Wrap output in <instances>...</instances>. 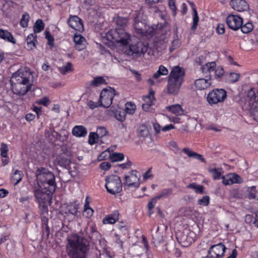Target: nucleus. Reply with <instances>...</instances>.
<instances>
[{
    "label": "nucleus",
    "instance_id": "3c124183",
    "mask_svg": "<svg viewBox=\"0 0 258 258\" xmlns=\"http://www.w3.org/2000/svg\"><path fill=\"white\" fill-rule=\"evenodd\" d=\"M73 70V66H63L59 68L60 72L63 75H66L67 73L72 72Z\"/></svg>",
    "mask_w": 258,
    "mask_h": 258
},
{
    "label": "nucleus",
    "instance_id": "dca6fc26",
    "mask_svg": "<svg viewBox=\"0 0 258 258\" xmlns=\"http://www.w3.org/2000/svg\"><path fill=\"white\" fill-rule=\"evenodd\" d=\"M225 250V246L222 243H219L212 245L208 250V253L209 254H211V252H213L215 254V258H222L224 255Z\"/></svg>",
    "mask_w": 258,
    "mask_h": 258
},
{
    "label": "nucleus",
    "instance_id": "9d476101",
    "mask_svg": "<svg viewBox=\"0 0 258 258\" xmlns=\"http://www.w3.org/2000/svg\"><path fill=\"white\" fill-rule=\"evenodd\" d=\"M195 234L189 230H185L183 232L176 234L178 242L183 247H188L194 241Z\"/></svg>",
    "mask_w": 258,
    "mask_h": 258
},
{
    "label": "nucleus",
    "instance_id": "7ed1b4c3",
    "mask_svg": "<svg viewBox=\"0 0 258 258\" xmlns=\"http://www.w3.org/2000/svg\"><path fill=\"white\" fill-rule=\"evenodd\" d=\"M66 251L69 258H86L90 250L89 241L77 234L67 238Z\"/></svg>",
    "mask_w": 258,
    "mask_h": 258
},
{
    "label": "nucleus",
    "instance_id": "4d7b16f0",
    "mask_svg": "<svg viewBox=\"0 0 258 258\" xmlns=\"http://www.w3.org/2000/svg\"><path fill=\"white\" fill-rule=\"evenodd\" d=\"M39 207L41 210V213L43 215V217H45V214L48 213V208L46 203H41L39 204Z\"/></svg>",
    "mask_w": 258,
    "mask_h": 258
},
{
    "label": "nucleus",
    "instance_id": "c9c22d12",
    "mask_svg": "<svg viewBox=\"0 0 258 258\" xmlns=\"http://www.w3.org/2000/svg\"><path fill=\"white\" fill-rule=\"evenodd\" d=\"M247 96L252 104L253 103L258 101V95H256L254 90L252 88L248 91Z\"/></svg>",
    "mask_w": 258,
    "mask_h": 258
},
{
    "label": "nucleus",
    "instance_id": "49530a36",
    "mask_svg": "<svg viewBox=\"0 0 258 258\" xmlns=\"http://www.w3.org/2000/svg\"><path fill=\"white\" fill-rule=\"evenodd\" d=\"M125 115L126 113L124 110L122 111H116L114 114L115 118L121 122L123 121L125 119Z\"/></svg>",
    "mask_w": 258,
    "mask_h": 258
},
{
    "label": "nucleus",
    "instance_id": "052dcab7",
    "mask_svg": "<svg viewBox=\"0 0 258 258\" xmlns=\"http://www.w3.org/2000/svg\"><path fill=\"white\" fill-rule=\"evenodd\" d=\"M87 105L91 109H94L99 106H101V104L99 102V100L97 102H95L92 100H90L88 102Z\"/></svg>",
    "mask_w": 258,
    "mask_h": 258
},
{
    "label": "nucleus",
    "instance_id": "20e7f679",
    "mask_svg": "<svg viewBox=\"0 0 258 258\" xmlns=\"http://www.w3.org/2000/svg\"><path fill=\"white\" fill-rule=\"evenodd\" d=\"M37 180L40 187L44 186L45 189L48 188L50 192H54L56 184L54 174L47 169L43 167L38 168L36 171Z\"/></svg>",
    "mask_w": 258,
    "mask_h": 258
},
{
    "label": "nucleus",
    "instance_id": "4c0bfd02",
    "mask_svg": "<svg viewBox=\"0 0 258 258\" xmlns=\"http://www.w3.org/2000/svg\"><path fill=\"white\" fill-rule=\"evenodd\" d=\"M172 193V188H165L163 189L161 193L157 195V198L159 200L161 198H166L170 196Z\"/></svg>",
    "mask_w": 258,
    "mask_h": 258
},
{
    "label": "nucleus",
    "instance_id": "1a4fd4ad",
    "mask_svg": "<svg viewBox=\"0 0 258 258\" xmlns=\"http://www.w3.org/2000/svg\"><path fill=\"white\" fill-rule=\"evenodd\" d=\"M133 26L136 33L138 34L150 37L154 34V28L147 26L146 22L134 21Z\"/></svg>",
    "mask_w": 258,
    "mask_h": 258
},
{
    "label": "nucleus",
    "instance_id": "c03bdc74",
    "mask_svg": "<svg viewBox=\"0 0 258 258\" xmlns=\"http://www.w3.org/2000/svg\"><path fill=\"white\" fill-rule=\"evenodd\" d=\"M136 106L134 104L131 102H127L125 104V112L130 114H133L135 111Z\"/></svg>",
    "mask_w": 258,
    "mask_h": 258
},
{
    "label": "nucleus",
    "instance_id": "bb28decb",
    "mask_svg": "<svg viewBox=\"0 0 258 258\" xmlns=\"http://www.w3.org/2000/svg\"><path fill=\"white\" fill-rule=\"evenodd\" d=\"M27 47L30 49H33L35 47L36 40V35L35 33L29 34L26 39Z\"/></svg>",
    "mask_w": 258,
    "mask_h": 258
},
{
    "label": "nucleus",
    "instance_id": "8fccbe9b",
    "mask_svg": "<svg viewBox=\"0 0 258 258\" xmlns=\"http://www.w3.org/2000/svg\"><path fill=\"white\" fill-rule=\"evenodd\" d=\"M210 198L208 196H205L201 199L198 201V204L199 205L207 206L209 204Z\"/></svg>",
    "mask_w": 258,
    "mask_h": 258
},
{
    "label": "nucleus",
    "instance_id": "f257e3e1",
    "mask_svg": "<svg viewBox=\"0 0 258 258\" xmlns=\"http://www.w3.org/2000/svg\"><path fill=\"white\" fill-rule=\"evenodd\" d=\"M128 20L126 18L118 17L116 20L117 27L115 29L110 30L106 34L107 39L113 43H116L122 47V50L128 55L133 57H137L141 54L146 52L148 49L147 43L137 41L135 43H130L132 40L130 34L126 32L124 28L127 26Z\"/></svg>",
    "mask_w": 258,
    "mask_h": 258
},
{
    "label": "nucleus",
    "instance_id": "f704fd0d",
    "mask_svg": "<svg viewBox=\"0 0 258 258\" xmlns=\"http://www.w3.org/2000/svg\"><path fill=\"white\" fill-rule=\"evenodd\" d=\"M168 74V70L164 66H160L158 71L154 74L153 78L157 79L161 76L167 75Z\"/></svg>",
    "mask_w": 258,
    "mask_h": 258
},
{
    "label": "nucleus",
    "instance_id": "b1692460",
    "mask_svg": "<svg viewBox=\"0 0 258 258\" xmlns=\"http://www.w3.org/2000/svg\"><path fill=\"white\" fill-rule=\"evenodd\" d=\"M211 84L207 79H199L195 81V85L198 90H204L207 89L210 86Z\"/></svg>",
    "mask_w": 258,
    "mask_h": 258
},
{
    "label": "nucleus",
    "instance_id": "9b49d317",
    "mask_svg": "<svg viewBox=\"0 0 258 258\" xmlns=\"http://www.w3.org/2000/svg\"><path fill=\"white\" fill-rule=\"evenodd\" d=\"M184 76L185 71L184 69L179 66H175L172 68L168 78L183 83Z\"/></svg>",
    "mask_w": 258,
    "mask_h": 258
},
{
    "label": "nucleus",
    "instance_id": "09e8293b",
    "mask_svg": "<svg viewBox=\"0 0 258 258\" xmlns=\"http://www.w3.org/2000/svg\"><path fill=\"white\" fill-rule=\"evenodd\" d=\"M78 205L75 204H71L68 206V212L73 215H77L78 214Z\"/></svg>",
    "mask_w": 258,
    "mask_h": 258
},
{
    "label": "nucleus",
    "instance_id": "13d9d810",
    "mask_svg": "<svg viewBox=\"0 0 258 258\" xmlns=\"http://www.w3.org/2000/svg\"><path fill=\"white\" fill-rule=\"evenodd\" d=\"M245 221L249 224H254L255 222V216H253L252 215L250 214L246 215L245 217Z\"/></svg>",
    "mask_w": 258,
    "mask_h": 258
},
{
    "label": "nucleus",
    "instance_id": "79ce46f5",
    "mask_svg": "<svg viewBox=\"0 0 258 258\" xmlns=\"http://www.w3.org/2000/svg\"><path fill=\"white\" fill-rule=\"evenodd\" d=\"M221 168L209 169V171L213 175L214 179L216 180L220 178L221 175Z\"/></svg>",
    "mask_w": 258,
    "mask_h": 258
},
{
    "label": "nucleus",
    "instance_id": "774afa93",
    "mask_svg": "<svg viewBox=\"0 0 258 258\" xmlns=\"http://www.w3.org/2000/svg\"><path fill=\"white\" fill-rule=\"evenodd\" d=\"M217 33L219 34H223L225 32V26L223 24H219L216 27Z\"/></svg>",
    "mask_w": 258,
    "mask_h": 258
},
{
    "label": "nucleus",
    "instance_id": "6ab92c4d",
    "mask_svg": "<svg viewBox=\"0 0 258 258\" xmlns=\"http://www.w3.org/2000/svg\"><path fill=\"white\" fill-rule=\"evenodd\" d=\"M74 41L75 44L76 49L80 51L86 47V39L80 34H76L74 37Z\"/></svg>",
    "mask_w": 258,
    "mask_h": 258
},
{
    "label": "nucleus",
    "instance_id": "e2e57ef3",
    "mask_svg": "<svg viewBox=\"0 0 258 258\" xmlns=\"http://www.w3.org/2000/svg\"><path fill=\"white\" fill-rule=\"evenodd\" d=\"M159 200L157 198V197H155L153 198L148 203V208L149 210H152L154 207L156 203H157V200Z\"/></svg>",
    "mask_w": 258,
    "mask_h": 258
},
{
    "label": "nucleus",
    "instance_id": "39448f33",
    "mask_svg": "<svg viewBox=\"0 0 258 258\" xmlns=\"http://www.w3.org/2000/svg\"><path fill=\"white\" fill-rule=\"evenodd\" d=\"M63 152L57 155L55 158V162L59 166L68 170L69 174L72 177L77 175V172L76 170H72L70 165L72 164V154L71 152L67 150V148L62 149Z\"/></svg>",
    "mask_w": 258,
    "mask_h": 258
},
{
    "label": "nucleus",
    "instance_id": "7c9ffc66",
    "mask_svg": "<svg viewBox=\"0 0 258 258\" xmlns=\"http://www.w3.org/2000/svg\"><path fill=\"white\" fill-rule=\"evenodd\" d=\"M191 5L192 7V10L194 12V17H193V22L192 25L191 27V29L193 31L195 30L197 27V25L199 22V16L198 14L197 11L195 8V6L194 3H191Z\"/></svg>",
    "mask_w": 258,
    "mask_h": 258
},
{
    "label": "nucleus",
    "instance_id": "aec40b11",
    "mask_svg": "<svg viewBox=\"0 0 258 258\" xmlns=\"http://www.w3.org/2000/svg\"><path fill=\"white\" fill-rule=\"evenodd\" d=\"M125 183L128 186H138V184L137 181H139V178L136 173H132L130 175H125Z\"/></svg>",
    "mask_w": 258,
    "mask_h": 258
},
{
    "label": "nucleus",
    "instance_id": "a19ab883",
    "mask_svg": "<svg viewBox=\"0 0 258 258\" xmlns=\"http://www.w3.org/2000/svg\"><path fill=\"white\" fill-rule=\"evenodd\" d=\"M253 25L250 22H247L244 25H241V26L240 27L241 28V31L243 33H248L251 32L253 29Z\"/></svg>",
    "mask_w": 258,
    "mask_h": 258
},
{
    "label": "nucleus",
    "instance_id": "ea45409f",
    "mask_svg": "<svg viewBox=\"0 0 258 258\" xmlns=\"http://www.w3.org/2000/svg\"><path fill=\"white\" fill-rule=\"evenodd\" d=\"M99 136L97 133L91 132L89 136L88 143L90 145H93L98 141Z\"/></svg>",
    "mask_w": 258,
    "mask_h": 258
},
{
    "label": "nucleus",
    "instance_id": "4be33fe9",
    "mask_svg": "<svg viewBox=\"0 0 258 258\" xmlns=\"http://www.w3.org/2000/svg\"><path fill=\"white\" fill-rule=\"evenodd\" d=\"M182 152L186 154L189 157L194 158L198 159L203 163H206V160L203 158L201 154H198L192 151L189 148H184L182 149Z\"/></svg>",
    "mask_w": 258,
    "mask_h": 258
},
{
    "label": "nucleus",
    "instance_id": "a878e982",
    "mask_svg": "<svg viewBox=\"0 0 258 258\" xmlns=\"http://www.w3.org/2000/svg\"><path fill=\"white\" fill-rule=\"evenodd\" d=\"M23 176V174L22 171L16 170L11 176V180L12 182L14 183V185H16L22 180Z\"/></svg>",
    "mask_w": 258,
    "mask_h": 258
},
{
    "label": "nucleus",
    "instance_id": "c756f323",
    "mask_svg": "<svg viewBox=\"0 0 258 258\" xmlns=\"http://www.w3.org/2000/svg\"><path fill=\"white\" fill-rule=\"evenodd\" d=\"M137 133L139 137L145 138L149 135V130L147 126L144 124L139 126L137 130Z\"/></svg>",
    "mask_w": 258,
    "mask_h": 258
},
{
    "label": "nucleus",
    "instance_id": "c85d7f7f",
    "mask_svg": "<svg viewBox=\"0 0 258 258\" xmlns=\"http://www.w3.org/2000/svg\"><path fill=\"white\" fill-rule=\"evenodd\" d=\"M166 109L176 115H181L183 112V109L179 104L168 106L166 107Z\"/></svg>",
    "mask_w": 258,
    "mask_h": 258
},
{
    "label": "nucleus",
    "instance_id": "6e6d98bb",
    "mask_svg": "<svg viewBox=\"0 0 258 258\" xmlns=\"http://www.w3.org/2000/svg\"><path fill=\"white\" fill-rule=\"evenodd\" d=\"M222 182L225 185H231L232 184V178L231 176V174H228L225 176L222 177Z\"/></svg>",
    "mask_w": 258,
    "mask_h": 258
},
{
    "label": "nucleus",
    "instance_id": "6e6552de",
    "mask_svg": "<svg viewBox=\"0 0 258 258\" xmlns=\"http://www.w3.org/2000/svg\"><path fill=\"white\" fill-rule=\"evenodd\" d=\"M115 90L110 88V90L104 89L100 94L99 102L101 106L104 108L109 107L112 103V100L115 95Z\"/></svg>",
    "mask_w": 258,
    "mask_h": 258
},
{
    "label": "nucleus",
    "instance_id": "f8f14e48",
    "mask_svg": "<svg viewBox=\"0 0 258 258\" xmlns=\"http://www.w3.org/2000/svg\"><path fill=\"white\" fill-rule=\"evenodd\" d=\"M226 23L230 29L236 31L241 26L243 20L237 15L231 14L228 15L227 17Z\"/></svg>",
    "mask_w": 258,
    "mask_h": 258
},
{
    "label": "nucleus",
    "instance_id": "72a5a7b5",
    "mask_svg": "<svg viewBox=\"0 0 258 258\" xmlns=\"http://www.w3.org/2000/svg\"><path fill=\"white\" fill-rule=\"evenodd\" d=\"M187 188H191L195 190V192L198 194H204V187L201 185H198L196 183H191L187 186Z\"/></svg>",
    "mask_w": 258,
    "mask_h": 258
},
{
    "label": "nucleus",
    "instance_id": "4468645a",
    "mask_svg": "<svg viewBox=\"0 0 258 258\" xmlns=\"http://www.w3.org/2000/svg\"><path fill=\"white\" fill-rule=\"evenodd\" d=\"M182 83L168 78L167 90L168 94L175 96L178 94Z\"/></svg>",
    "mask_w": 258,
    "mask_h": 258
},
{
    "label": "nucleus",
    "instance_id": "412c9836",
    "mask_svg": "<svg viewBox=\"0 0 258 258\" xmlns=\"http://www.w3.org/2000/svg\"><path fill=\"white\" fill-rule=\"evenodd\" d=\"M72 134L77 137H84L87 134V130L83 125H76L73 128Z\"/></svg>",
    "mask_w": 258,
    "mask_h": 258
},
{
    "label": "nucleus",
    "instance_id": "603ef678",
    "mask_svg": "<svg viewBox=\"0 0 258 258\" xmlns=\"http://www.w3.org/2000/svg\"><path fill=\"white\" fill-rule=\"evenodd\" d=\"M98 236V232L93 227H92L91 229V234H90L89 236L90 240L94 243L97 241V238Z\"/></svg>",
    "mask_w": 258,
    "mask_h": 258
},
{
    "label": "nucleus",
    "instance_id": "58836bf2",
    "mask_svg": "<svg viewBox=\"0 0 258 258\" xmlns=\"http://www.w3.org/2000/svg\"><path fill=\"white\" fill-rule=\"evenodd\" d=\"M124 158V155L121 153H113L110 156V159L113 162L121 161Z\"/></svg>",
    "mask_w": 258,
    "mask_h": 258
},
{
    "label": "nucleus",
    "instance_id": "0eeeda50",
    "mask_svg": "<svg viewBox=\"0 0 258 258\" xmlns=\"http://www.w3.org/2000/svg\"><path fill=\"white\" fill-rule=\"evenodd\" d=\"M227 97L226 91L222 89H215L210 91L207 97V100L210 105L223 102Z\"/></svg>",
    "mask_w": 258,
    "mask_h": 258
},
{
    "label": "nucleus",
    "instance_id": "5701e85b",
    "mask_svg": "<svg viewBox=\"0 0 258 258\" xmlns=\"http://www.w3.org/2000/svg\"><path fill=\"white\" fill-rule=\"evenodd\" d=\"M118 211H114L112 214L108 215L103 219V223L105 224H114L118 220Z\"/></svg>",
    "mask_w": 258,
    "mask_h": 258
},
{
    "label": "nucleus",
    "instance_id": "a18cd8bd",
    "mask_svg": "<svg viewBox=\"0 0 258 258\" xmlns=\"http://www.w3.org/2000/svg\"><path fill=\"white\" fill-rule=\"evenodd\" d=\"M30 17L28 13H24L20 21V25L23 27H26L28 26V23L29 21Z\"/></svg>",
    "mask_w": 258,
    "mask_h": 258
},
{
    "label": "nucleus",
    "instance_id": "423d86ee",
    "mask_svg": "<svg viewBox=\"0 0 258 258\" xmlns=\"http://www.w3.org/2000/svg\"><path fill=\"white\" fill-rule=\"evenodd\" d=\"M105 187L107 191L112 195L119 193L122 190V183L117 175H111L105 178Z\"/></svg>",
    "mask_w": 258,
    "mask_h": 258
},
{
    "label": "nucleus",
    "instance_id": "5fc2aeb1",
    "mask_svg": "<svg viewBox=\"0 0 258 258\" xmlns=\"http://www.w3.org/2000/svg\"><path fill=\"white\" fill-rule=\"evenodd\" d=\"M1 156L3 157H7L8 152V147L7 144L2 143L1 147Z\"/></svg>",
    "mask_w": 258,
    "mask_h": 258
},
{
    "label": "nucleus",
    "instance_id": "864d4df0",
    "mask_svg": "<svg viewBox=\"0 0 258 258\" xmlns=\"http://www.w3.org/2000/svg\"><path fill=\"white\" fill-rule=\"evenodd\" d=\"M230 198L231 199H241L242 196L240 194L239 191L237 189H233L230 191Z\"/></svg>",
    "mask_w": 258,
    "mask_h": 258
},
{
    "label": "nucleus",
    "instance_id": "69168bd1",
    "mask_svg": "<svg viewBox=\"0 0 258 258\" xmlns=\"http://www.w3.org/2000/svg\"><path fill=\"white\" fill-rule=\"evenodd\" d=\"M239 75L236 73H231L229 75L230 81L234 83L238 81Z\"/></svg>",
    "mask_w": 258,
    "mask_h": 258
},
{
    "label": "nucleus",
    "instance_id": "e433bc0d",
    "mask_svg": "<svg viewBox=\"0 0 258 258\" xmlns=\"http://www.w3.org/2000/svg\"><path fill=\"white\" fill-rule=\"evenodd\" d=\"M44 25L42 20L41 19H38L33 27L34 33H39L41 31H42L44 29Z\"/></svg>",
    "mask_w": 258,
    "mask_h": 258
},
{
    "label": "nucleus",
    "instance_id": "cd10ccee",
    "mask_svg": "<svg viewBox=\"0 0 258 258\" xmlns=\"http://www.w3.org/2000/svg\"><path fill=\"white\" fill-rule=\"evenodd\" d=\"M155 92L152 90L150 89L149 94L148 95H145L143 97V99L145 103L146 104H149L151 106H152L154 102L155 101V98L154 97Z\"/></svg>",
    "mask_w": 258,
    "mask_h": 258
},
{
    "label": "nucleus",
    "instance_id": "680f3d73",
    "mask_svg": "<svg viewBox=\"0 0 258 258\" xmlns=\"http://www.w3.org/2000/svg\"><path fill=\"white\" fill-rule=\"evenodd\" d=\"M231 176L232 178V184L234 183H240L242 182V179L239 175L235 173H232L231 174Z\"/></svg>",
    "mask_w": 258,
    "mask_h": 258
},
{
    "label": "nucleus",
    "instance_id": "f03ea898",
    "mask_svg": "<svg viewBox=\"0 0 258 258\" xmlns=\"http://www.w3.org/2000/svg\"><path fill=\"white\" fill-rule=\"evenodd\" d=\"M33 78L32 72L29 68L25 67L19 69L10 80L12 92L19 96L26 94L31 90L32 84L30 82H32Z\"/></svg>",
    "mask_w": 258,
    "mask_h": 258
},
{
    "label": "nucleus",
    "instance_id": "0e129e2a",
    "mask_svg": "<svg viewBox=\"0 0 258 258\" xmlns=\"http://www.w3.org/2000/svg\"><path fill=\"white\" fill-rule=\"evenodd\" d=\"M36 103L39 104H42L44 106H47L49 103V100L47 97H44L41 99L36 101Z\"/></svg>",
    "mask_w": 258,
    "mask_h": 258
},
{
    "label": "nucleus",
    "instance_id": "2f4dec72",
    "mask_svg": "<svg viewBox=\"0 0 258 258\" xmlns=\"http://www.w3.org/2000/svg\"><path fill=\"white\" fill-rule=\"evenodd\" d=\"M134 21L146 22L147 16L144 15L142 9L139 11H136L134 14Z\"/></svg>",
    "mask_w": 258,
    "mask_h": 258
},
{
    "label": "nucleus",
    "instance_id": "473e14b6",
    "mask_svg": "<svg viewBox=\"0 0 258 258\" xmlns=\"http://www.w3.org/2000/svg\"><path fill=\"white\" fill-rule=\"evenodd\" d=\"M107 82L102 77H96L91 82L90 85L93 87H98L102 84H106Z\"/></svg>",
    "mask_w": 258,
    "mask_h": 258
},
{
    "label": "nucleus",
    "instance_id": "2eb2a0df",
    "mask_svg": "<svg viewBox=\"0 0 258 258\" xmlns=\"http://www.w3.org/2000/svg\"><path fill=\"white\" fill-rule=\"evenodd\" d=\"M69 25L73 29L82 32L84 30L82 20L77 16H71L68 20Z\"/></svg>",
    "mask_w": 258,
    "mask_h": 258
},
{
    "label": "nucleus",
    "instance_id": "393cba45",
    "mask_svg": "<svg viewBox=\"0 0 258 258\" xmlns=\"http://www.w3.org/2000/svg\"><path fill=\"white\" fill-rule=\"evenodd\" d=\"M0 37L5 40L10 42L13 44L16 43L15 39L12 34L7 30L0 28Z\"/></svg>",
    "mask_w": 258,
    "mask_h": 258
},
{
    "label": "nucleus",
    "instance_id": "ddd939ff",
    "mask_svg": "<svg viewBox=\"0 0 258 258\" xmlns=\"http://www.w3.org/2000/svg\"><path fill=\"white\" fill-rule=\"evenodd\" d=\"M207 72H209L210 77H214L215 79L220 78L224 74V71L221 66H205Z\"/></svg>",
    "mask_w": 258,
    "mask_h": 258
},
{
    "label": "nucleus",
    "instance_id": "a211bd4d",
    "mask_svg": "<svg viewBox=\"0 0 258 258\" xmlns=\"http://www.w3.org/2000/svg\"><path fill=\"white\" fill-rule=\"evenodd\" d=\"M230 5L235 11L243 12L249 8L247 3L245 0H231Z\"/></svg>",
    "mask_w": 258,
    "mask_h": 258
},
{
    "label": "nucleus",
    "instance_id": "37998d69",
    "mask_svg": "<svg viewBox=\"0 0 258 258\" xmlns=\"http://www.w3.org/2000/svg\"><path fill=\"white\" fill-rule=\"evenodd\" d=\"M159 227H158L157 231L153 235V242L155 245L160 244L163 240V237L158 232Z\"/></svg>",
    "mask_w": 258,
    "mask_h": 258
},
{
    "label": "nucleus",
    "instance_id": "f3484780",
    "mask_svg": "<svg viewBox=\"0 0 258 258\" xmlns=\"http://www.w3.org/2000/svg\"><path fill=\"white\" fill-rule=\"evenodd\" d=\"M45 191H43L42 189H36L34 191V196L36 200L38 201L39 204L41 203H46V202L48 200L50 195L53 192H50L47 190L45 189Z\"/></svg>",
    "mask_w": 258,
    "mask_h": 258
},
{
    "label": "nucleus",
    "instance_id": "bf43d9fd",
    "mask_svg": "<svg viewBox=\"0 0 258 258\" xmlns=\"http://www.w3.org/2000/svg\"><path fill=\"white\" fill-rule=\"evenodd\" d=\"M97 132L98 136L99 137L100 136L101 137L105 136L107 133V131L103 126H100L98 127Z\"/></svg>",
    "mask_w": 258,
    "mask_h": 258
},
{
    "label": "nucleus",
    "instance_id": "338daca9",
    "mask_svg": "<svg viewBox=\"0 0 258 258\" xmlns=\"http://www.w3.org/2000/svg\"><path fill=\"white\" fill-rule=\"evenodd\" d=\"M42 94V90L39 87H33L32 90V95L33 96H39Z\"/></svg>",
    "mask_w": 258,
    "mask_h": 258
},
{
    "label": "nucleus",
    "instance_id": "de8ad7c7",
    "mask_svg": "<svg viewBox=\"0 0 258 258\" xmlns=\"http://www.w3.org/2000/svg\"><path fill=\"white\" fill-rule=\"evenodd\" d=\"M248 198L249 199H254L257 198L258 195L256 191L255 186H252L248 188Z\"/></svg>",
    "mask_w": 258,
    "mask_h": 258
}]
</instances>
